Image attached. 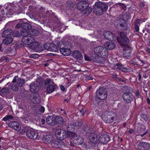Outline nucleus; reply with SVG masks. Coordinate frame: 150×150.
<instances>
[{
	"label": "nucleus",
	"instance_id": "nucleus-1",
	"mask_svg": "<svg viewBox=\"0 0 150 150\" xmlns=\"http://www.w3.org/2000/svg\"><path fill=\"white\" fill-rule=\"evenodd\" d=\"M130 18V16L129 13L125 12L120 15L118 20L117 25H119V27L122 30H126L128 28L127 21Z\"/></svg>",
	"mask_w": 150,
	"mask_h": 150
},
{
	"label": "nucleus",
	"instance_id": "nucleus-2",
	"mask_svg": "<svg viewBox=\"0 0 150 150\" xmlns=\"http://www.w3.org/2000/svg\"><path fill=\"white\" fill-rule=\"evenodd\" d=\"M108 6L106 3L97 2L93 6V12L97 15H101L103 11H106Z\"/></svg>",
	"mask_w": 150,
	"mask_h": 150
},
{
	"label": "nucleus",
	"instance_id": "nucleus-3",
	"mask_svg": "<svg viewBox=\"0 0 150 150\" xmlns=\"http://www.w3.org/2000/svg\"><path fill=\"white\" fill-rule=\"evenodd\" d=\"M101 118L104 122L107 123H111L116 119L114 113L110 111L103 112L101 115Z\"/></svg>",
	"mask_w": 150,
	"mask_h": 150
},
{
	"label": "nucleus",
	"instance_id": "nucleus-4",
	"mask_svg": "<svg viewBox=\"0 0 150 150\" xmlns=\"http://www.w3.org/2000/svg\"><path fill=\"white\" fill-rule=\"evenodd\" d=\"M77 9L81 11H85V13L87 15L89 14L92 11V8L89 6V3H84L82 2H78L76 5Z\"/></svg>",
	"mask_w": 150,
	"mask_h": 150
},
{
	"label": "nucleus",
	"instance_id": "nucleus-5",
	"mask_svg": "<svg viewBox=\"0 0 150 150\" xmlns=\"http://www.w3.org/2000/svg\"><path fill=\"white\" fill-rule=\"evenodd\" d=\"M94 52L96 54L99 56L100 59L98 61L96 60L98 62H100L102 61H100V59L102 58L101 57L105 56L108 54V51L107 50L103 47L101 46H98L95 47L94 50Z\"/></svg>",
	"mask_w": 150,
	"mask_h": 150
},
{
	"label": "nucleus",
	"instance_id": "nucleus-6",
	"mask_svg": "<svg viewBox=\"0 0 150 150\" xmlns=\"http://www.w3.org/2000/svg\"><path fill=\"white\" fill-rule=\"evenodd\" d=\"M52 145L54 147L66 149V146L67 147V144H65L62 141V140L58 139H54L52 141Z\"/></svg>",
	"mask_w": 150,
	"mask_h": 150
},
{
	"label": "nucleus",
	"instance_id": "nucleus-7",
	"mask_svg": "<svg viewBox=\"0 0 150 150\" xmlns=\"http://www.w3.org/2000/svg\"><path fill=\"white\" fill-rule=\"evenodd\" d=\"M97 98L100 100H104L107 97L106 90L104 88H101L97 91L96 92Z\"/></svg>",
	"mask_w": 150,
	"mask_h": 150
},
{
	"label": "nucleus",
	"instance_id": "nucleus-8",
	"mask_svg": "<svg viewBox=\"0 0 150 150\" xmlns=\"http://www.w3.org/2000/svg\"><path fill=\"white\" fill-rule=\"evenodd\" d=\"M120 38H117V40L121 45H123L129 42V39L124 32H121L120 33Z\"/></svg>",
	"mask_w": 150,
	"mask_h": 150
},
{
	"label": "nucleus",
	"instance_id": "nucleus-9",
	"mask_svg": "<svg viewBox=\"0 0 150 150\" xmlns=\"http://www.w3.org/2000/svg\"><path fill=\"white\" fill-rule=\"evenodd\" d=\"M29 47L37 52H40L43 50L42 47H40V44L37 41H33L29 45Z\"/></svg>",
	"mask_w": 150,
	"mask_h": 150
},
{
	"label": "nucleus",
	"instance_id": "nucleus-10",
	"mask_svg": "<svg viewBox=\"0 0 150 150\" xmlns=\"http://www.w3.org/2000/svg\"><path fill=\"white\" fill-rule=\"evenodd\" d=\"M30 99L34 104L39 103L40 102L41 98L38 93H33L30 95Z\"/></svg>",
	"mask_w": 150,
	"mask_h": 150
},
{
	"label": "nucleus",
	"instance_id": "nucleus-11",
	"mask_svg": "<svg viewBox=\"0 0 150 150\" xmlns=\"http://www.w3.org/2000/svg\"><path fill=\"white\" fill-rule=\"evenodd\" d=\"M55 135L57 139L62 140L66 137V132L63 129L57 130Z\"/></svg>",
	"mask_w": 150,
	"mask_h": 150
},
{
	"label": "nucleus",
	"instance_id": "nucleus-12",
	"mask_svg": "<svg viewBox=\"0 0 150 150\" xmlns=\"http://www.w3.org/2000/svg\"><path fill=\"white\" fill-rule=\"evenodd\" d=\"M55 124L59 126H62L65 124L66 121L61 116L57 115L54 117Z\"/></svg>",
	"mask_w": 150,
	"mask_h": 150
},
{
	"label": "nucleus",
	"instance_id": "nucleus-13",
	"mask_svg": "<svg viewBox=\"0 0 150 150\" xmlns=\"http://www.w3.org/2000/svg\"><path fill=\"white\" fill-rule=\"evenodd\" d=\"M132 48L130 46L126 45L124 47L123 51V56L125 57H129L131 54Z\"/></svg>",
	"mask_w": 150,
	"mask_h": 150
},
{
	"label": "nucleus",
	"instance_id": "nucleus-14",
	"mask_svg": "<svg viewBox=\"0 0 150 150\" xmlns=\"http://www.w3.org/2000/svg\"><path fill=\"white\" fill-rule=\"evenodd\" d=\"M60 45V42L58 40H57L54 43L50 44V50L54 52L57 51L59 48Z\"/></svg>",
	"mask_w": 150,
	"mask_h": 150
},
{
	"label": "nucleus",
	"instance_id": "nucleus-15",
	"mask_svg": "<svg viewBox=\"0 0 150 150\" xmlns=\"http://www.w3.org/2000/svg\"><path fill=\"white\" fill-rule=\"evenodd\" d=\"M122 98L123 100L127 103H129L133 100L134 96L131 93L128 94L124 93L122 95Z\"/></svg>",
	"mask_w": 150,
	"mask_h": 150
},
{
	"label": "nucleus",
	"instance_id": "nucleus-16",
	"mask_svg": "<svg viewBox=\"0 0 150 150\" xmlns=\"http://www.w3.org/2000/svg\"><path fill=\"white\" fill-rule=\"evenodd\" d=\"M26 135L27 137L32 139H36L38 138V133L33 131L29 130H28L26 132Z\"/></svg>",
	"mask_w": 150,
	"mask_h": 150
},
{
	"label": "nucleus",
	"instance_id": "nucleus-17",
	"mask_svg": "<svg viewBox=\"0 0 150 150\" xmlns=\"http://www.w3.org/2000/svg\"><path fill=\"white\" fill-rule=\"evenodd\" d=\"M146 127L144 125L138 126L137 128L136 133L138 135L143 137L146 134L147 132H145Z\"/></svg>",
	"mask_w": 150,
	"mask_h": 150
},
{
	"label": "nucleus",
	"instance_id": "nucleus-18",
	"mask_svg": "<svg viewBox=\"0 0 150 150\" xmlns=\"http://www.w3.org/2000/svg\"><path fill=\"white\" fill-rule=\"evenodd\" d=\"M138 147L140 150H148L149 148V144L146 142H140Z\"/></svg>",
	"mask_w": 150,
	"mask_h": 150
},
{
	"label": "nucleus",
	"instance_id": "nucleus-19",
	"mask_svg": "<svg viewBox=\"0 0 150 150\" xmlns=\"http://www.w3.org/2000/svg\"><path fill=\"white\" fill-rule=\"evenodd\" d=\"M104 38L108 40H112V39L115 38V35L109 31H105L103 33Z\"/></svg>",
	"mask_w": 150,
	"mask_h": 150
},
{
	"label": "nucleus",
	"instance_id": "nucleus-20",
	"mask_svg": "<svg viewBox=\"0 0 150 150\" xmlns=\"http://www.w3.org/2000/svg\"><path fill=\"white\" fill-rule=\"evenodd\" d=\"M99 140L101 143L106 144L110 141V137L108 135L104 134L99 137Z\"/></svg>",
	"mask_w": 150,
	"mask_h": 150
},
{
	"label": "nucleus",
	"instance_id": "nucleus-21",
	"mask_svg": "<svg viewBox=\"0 0 150 150\" xmlns=\"http://www.w3.org/2000/svg\"><path fill=\"white\" fill-rule=\"evenodd\" d=\"M33 38L30 36L26 37L25 38H23L22 39V42L24 44L28 45L32 43L33 42Z\"/></svg>",
	"mask_w": 150,
	"mask_h": 150
},
{
	"label": "nucleus",
	"instance_id": "nucleus-22",
	"mask_svg": "<svg viewBox=\"0 0 150 150\" xmlns=\"http://www.w3.org/2000/svg\"><path fill=\"white\" fill-rule=\"evenodd\" d=\"M97 135L94 133H90L88 137L89 140L93 143H97Z\"/></svg>",
	"mask_w": 150,
	"mask_h": 150
},
{
	"label": "nucleus",
	"instance_id": "nucleus-23",
	"mask_svg": "<svg viewBox=\"0 0 150 150\" xmlns=\"http://www.w3.org/2000/svg\"><path fill=\"white\" fill-rule=\"evenodd\" d=\"M72 56L77 60H81L83 58L82 54L79 51H75L73 52Z\"/></svg>",
	"mask_w": 150,
	"mask_h": 150
},
{
	"label": "nucleus",
	"instance_id": "nucleus-24",
	"mask_svg": "<svg viewBox=\"0 0 150 150\" xmlns=\"http://www.w3.org/2000/svg\"><path fill=\"white\" fill-rule=\"evenodd\" d=\"M54 119V117H53L52 116L49 115L46 118V123L49 125H54L55 124Z\"/></svg>",
	"mask_w": 150,
	"mask_h": 150
},
{
	"label": "nucleus",
	"instance_id": "nucleus-25",
	"mask_svg": "<svg viewBox=\"0 0 150 150\" xmlns=\"http://www.w3.org/2000/svg\"><path fill=\"white\" fill-rule=\"evenodd\" d=\"M29 87L30 91L35 93L38 88V84L37 83V82L35 81L31 83Z\"/></svg>",
	"mask_w": 150,
	"mask_h": 150
},
{
	"label": "nucleus",
	"instance_id": "nucleus-26",
	"mask_svg": "<svg viewBox=\"0 0 150 150\" xmlns=\"http://www.w3.org/2000/svg\"><path fill=\"white\" fill-rule=\"evenodd\" d=\"M104 46L105 48L109 50H112L114 49L115 47V43L111 42H108L105 43Z\"/></svg>",
	"mask_w": 150,
	"mask_h": 150
},
{
	"label": "nucleus",
	"instance_id": "nucleus-27",
	"mask_svg": "<svg viewBox=\"0 0 150 150\" xmlns=\"http://www.w3.org/2000/svg\"><path fill=\"white\" fill-rule=\"evenodd\" d=\"M8 125L9 127L13 128L15 130H19L20 129L19 124L16 121H12L9 123Z\"/></svg>",
	"mask_w": 150,
	"mask_h": 150
},
{
	"label": "nucleus",
	"instance_id": "nucleus-28",
	"mask_svg": "<svg viewBox=\"0 0 150 150\" xmlns=\"http://www.w3.org/2000/svg\"><path fill=\"white\" fill-rule=\"evenodd\" d=\"M59 50L61 53L64 56H68L71 53V51L69 48H60L59 49Z\"/></svg>",
	"mask_w": 150,
	"mask_h": 150
},
{
	"label": "nucleus",
	"instance_id": "nucleus-29",
	"mask_svg": "<svg viewBox=\"0 0 150 150\" xmlns=\"http://www.w3.org/2000/svg\"><path fill=\"white\" fill-rule=\"evenodd\" d=\"M12 30L10 28H8L4 30L2 33V37L3 38L11 36Z\"/></svg>",
	"mask_w": 150,
	"mask_h": 150
},
{
	"label": "nucleus",
	"instance_id": "nucleus-30",
	"mask_svg": "<svg viewBox=\"0 0 150 150\" xmlns=\"http://www.w3.org/2000/svg\"><path fill=\"white\" fill-rule=\"evenodd\" d=\"M73 141L76 144H81L83 142V139L82 137L80 136H77L74 137Z\"/></svg>",
	"mask_w": 150,
	"mask_h": 150
},
{
	"label": "nucleus",
	"instance_id": "nucleus-31",
	"mask_svg": "<svg viewBox=\"0 0 150 150\" xmlns=\"http://www.w3.org/2000/svg\"><path fill=\"white\" fill-rule=\"evenodd\" d=\"M42 140L46 143H50L53 141L52 137L51 135L45 136L42 138Z\"/></svg>",
	"mask_w": 150,
	"mask_h": 150
},
{
	"label": "nucleus",
	"instance_id": "nucleus-32",
	"mask_svg": "<svg viewBox=\"0 0 150 150\" xmlns=\"http://www.w3.org/2000/svg\"><path fill=\"white\" fill-rule=\"evenodd\" d=\"M54 84H49L47 85L46 91L48 93H51L54 91L55 88Z\"/></svg>",
	"mask_w": 150,
	"mask_h": 150
},
{
	"label": "nucleus",
	"instance_id": "nucleus-33",
	"mask_svg": "<svg viewBox=\"0 0 150 150\" xmlns=\"http://www.w3.org/2000/svg\"><path fill=\"white\" fill-rule=\"evenodd\" d=\"M5 38L3 40V43L4 45H8L12 43L13 39L11 36L5 37Z\"/></svg>",
	"mask_w": 150,
	"mask_h": 150
},
{
	"label": "nucleus",
	"instance_id": "nucleus-34",
	"mask_svg": "<svg viewBox=\"0 0 150 150\" xmlns=\"http://www.w3.org/2000/svg\"><path fill=\"white\" fill-rule=\"evenodd\" d=\"M83 129L84 131L87 133H91L93 130V128L91 126L87 125H84Z\"/></svg>",
	"mask_w": 150,
	"mask_h": 150
},
{
	"label": "nucleus",
	"instance_id": "nucleus-35",
	"mask_svg": "<svg viewBox=\"0 0 150 150\" xmlns=\"http://www.w3.org/2000/svg\"><path fill=\"white\" fill-rule=\"evenodd\" d=\"M21 26L23 28V30L29 31L31 29L32 26L31 25L28 23H22Z\"/></svg>",
	"mask_w": 150,
	"mask_h": 150
},
{
	"label": "nucleus",
	"instance_id": "nucleus-36",
	"mask_svg": "<svg viewBox=\"0 0 150 150\" xmlns=\"http://www.w3.org/2000/svg\"><path fill=\"white\" fill-rule=\"evenodd\" d=\"M76 135V133L75 132H73L70 131H67V132H66V137H69L70 138L74 137V139Z\"/></svg>",
	"mask_w": 150,
	"mask_h": 150
},
{
	"label": "nucleus",
	"instance_id": "nucleus-37",
	"mask_svg": "<svg viewBox=\"0 0 150 150\" xmlns=\"http://www.w3.org/2000/svg\"><path fill=\"white\" fill-rule=\"evenodd\" d=\"M25 82V80L21 78H18L17 80V84L18 85L19 87H21L23 85H24Z\"/></svg>",
	"mask_w": 150,
	"mask_h": 150
},
{
	"label": "nucleus",
	"instance_id": "nucleus-38",
	"mask_svg": "<svg viewBox=\"0 0 150 150\" xmlns=\"http://www.w3.org/2000/svg\"><path fill=\"white\" fill-rule=\"evenodd\" d=\"M31 18L34 20L35 21L40 22V19L41 18L40 15L38 14H34L32 15Z\"/></svg>",
	"mask_w": 150,
	"mask_h": 150
},
{
	"label": "nucleus",
	"instance_id": "nucleus-39",
	"mask_svg": "<svg viewBox=\"0 0 150 150\" xmlns=\"http://www.w3.org/2000/svg\"><path fill=\"white\" fill-rule=\"evenodd\" d=\"M29 33L30 34L33 36H36L39 33V31L37 29H33L29 30Z\"/></svg>",
	"mask_w": 150,
	"mask_h": 150
},
{
	"label": "nucleus",
	"instance_id": "nucleus-40",
	"mask_svg": "<svg viewBox=\"0 0 150 150\" xmlns=\"http://www.w3.org/2000/svg\"><path fill=\"white\" fill-rule=\"evenodd\" d=\"M9 92V89L7 87L2 88L0 91L1 94H7Z\"/></svg>",
	"mask_w": 150,
	"mask_h": 150
},
{
	"label": "nucleus",
	"instance_id": "nucleus-41",
	"mask_svg": "<svg viewBox=\"0 0 150 150\" xmlns=\"http://www.w3.org/2000/svg\"><path fill=\"white\" fill-rule=\"evenodd\" d=\"M29 32V31L23 30L20 32V34L23 38H25L28 35Z\"/></svg>",
	"mask_w": 150,
	"mask_h": 150
},
{
	"label": "nucleus",
	"instance_id": "nucleus-42",
	"mask_svg": "<svg viewBox=\"0 0 150 150\" xmlns=\"http://www.w3.org/2000/svg\"><path fill=\"white\" fill-rule=\"evenodd\" d=\"M22 96L23 97H24V99L25 100H29L30 99V97H29V94L28 93L25 91L22 94Z\"/></svg>",
	"mask_w": 150,
	"mask_h": 150
},
{
	"label": "nucleus",
	"instance_id": "nucleus-43",
	"mask_svg": "<svg viewBox=\"0 0 150 150\" xmlns=\"http://www.w3.org/2000/svg\"><path fill=\"white\" fill-rule=\"evenodd\" d=\"M124 93H126L128 94L131 93V88L129 87L125 86L123 88Z\"/></svg>",
	"mask_w": 150,
	"mask_h": 150
},
{
	"label": "nucleus",
	"instance_id": "nucleus-44",
	"mask_svg": "<svg viewBox=\"0 0 150 150\" xmlns=\"http://www.w3.org/2000/svg\"><path fill=\"white\" fill-rule=\"evenodd\" d=\"M74 123L71 124H69L66 126V128L67 129L70 130H73L74 129V128H75V125Z\"/></svg>",
	"mask_w": 150,
	"mask_h": 150
},
{
	"label": "nucleus",
	"instance_id": "nucleus-45",
	"mask_svg": "<svg viewBox=\"0 0 150 150\" xmlns=\"http://www.w3.org/2000/svg\"><path fill=\"white\" fill-rule=\"evenodd\" d=\"M11 89L14 91H18V88L16 84H10Z\"/></svg>",
	"mask_w": 150,
	"mask_h": 150
},
{
	"label": "nucleus",
	"instance_id": "nucleus-46",
	"mask_svg": "<svg viewBox=\"0 0 150 150\" xmlns=\"http://www.w3.org/2000/svg\"><path fill=\"white\" fill-rule=\"evenodd\" d=\"M75 127H80L82 126L83 124V122L81 121H76L74 123Z\"/></svg>",
	"mask_w": 150,
	"mask_h": 150
},
{
	"label": "nucleus",
	"instance_id": "nucleus-47",
	"mask_svg": "<svg viewBox=\"0 0 150 150\" xmlns=\"http://www.w3.org/2000/svg\"><path fill=\"white\" fill-rule=\"evenodd\" d=\"M69 142H66L65 144H67V147L68 148H67V146H66V149H72V147L74 146L73 144L72 143V142L71 141L69 140Z\"/></svg>",
	"mask_w": 150,
	"mask_h": 150
},
{
	"label": "nucleus",
	"instance_id": "nucleus-48",
	"mask_svg": "<svg viewBox=\"0 0 150 150\" xmlns=\"http://www.w3.org/2000/svg\"><path fill=\"white\" fill-rule=\"evenodd\" d=\"M12 35L15 37H19L21 35L19 32L17 30H12Z\"/></svg>",
	"mask_w": 150,
	"mask_h": 150
},
{
	"label": "nucleus",
	"instance_id": "nucleus-49",
	"mask_svg": "<svg viewBox=\"0 0 150 150\" xmlns=\"http://www.w3.org/2000/svg\"><path fill=\"white\" fill-rule=\"evenodd\" d=\"M87 112V110L86 108H82L80 110V113H81V115L83 116L84 114Z\"/></svg>",
	"mask_w": 150,
	"mask_h": 150
},
{
	"label": "nucleus",
	"instance_id": "nucleus-50",
	"mask_svg": "<svg viewBox=\"0 0 150 150\" xmlns=\"http://www.w3.org/2000/svg\"><path fill=\"white\" fill-rule=\"evenodd\" d=\"M13 118V117L11 115H7L3 119V120L4 121H6L7 120H9L11 119H12Z\"/></svg>",
	"mask_w": 150,
	"mask_h": 150
},
{
	"label": "nucleus",
	"instance_id": "nucleus-51",
	"mask_svg": "<svg viewBox=\"0 0 150 150\" xmlns=\"http://www.w3.org/2000/svg\"><path fill=\"white\" fill-rule=\"evenodd\" d=\"M45 85H46L49 84H54L53 81L51 80L50 79H47L44 81Z\"/></svg>",
	"mask_w": 150,
	"mask_h": 150
},
{
	"label": "nucleus",
	"instance_id": "nucleus-52",
	"mask_svg": "<svg viewBox=\"0 0 150 150\" xmlns=\"http://www.w3.org/2000/svg\"><path fill=\"white\" fill-rule=\"evenodd\" d=\"M118 4L120 6V8L122 9L124 11L126 10V6L124 4L121 3H118Z\"/></svg>",
	"mask_w": 150,
	"mask_h": 150
},
{
	"label": "nucleus",
	"instance_id": "nucleus-53",
	"mask_svg": "<svg viewBox=\"0 0 150 150\" xmlns=\"http://www.w3.org/2000/svg\"><path fill=\"white\" fill-rule=\"evenodd\" d=\"M35 82H37V83L38 84V86H42L45 83L44 81L42 80L38 79Z\"/></svg>",
	"mask_w": 150,
	"mask_h": 150
},
{
	"label": "nucleus",
	"instance_id": "nucleus-54",
	"mask_svg": "<svg viewBox=\"0 0 150 150\" xmlns=\"http://www.w3.org/2000/svg\"><path fill=\"white\" fill-rule=\"evenodd\" d=\"M140 62L141 63L140 64H138L137 62H133V64L137 65H139L142 67L144 66V65L145 64V62L142 60H141Z\"/></svg>",
	"mask_w": 150,
	"mask_h": 150
},
{
	"label": "nucleus",
	"instance_id": "nucleus-55",
	"mask_svg": "<svg viewBox=\"0 0 150 150\" xmlns=\"http://www.w3.org/2000/svg\"><path fill=\"white\" fill-rule=\"evenodd\" d=\"M50 45L49 43H45L43 45L44 48L47 50H50Z\"/></svg>",
	"mask_w": 150,
	"mask_h": 150
},
{
	"label": "nucleus",
	"instance_id": "nucleus-56",
	"mask_svg": "<svg viewBox=\"0 0 150 150\" xmlns=\"http://www.w3.org/2000/svg\"><path fill=\"white\" fill-rule=\"evenodd\" d=\"M141 117L145 121H147V120L149 118V117H148V116L145 114H141Z\"/></svg>",
	"mask_w": 150,
	"mask_h": 150
},
{
	"label": "nucleus",
	"instance_id": "nucleus-57",
	"mask_svg": "<svg viewBox=\"0 0 150 150\" xmlns=\"http://www.w3.org/2000/svg\"><path fill=\"white\" fill-rule=\"evenodd\" d=\"M39 56L38 54H31L30 57L33 58H37L39 57Z\"/></svg>",
	"mask_w": 150,
	"mask_h": 150
},
{
	"label": "nucleus",
	"instance_id": "nucleus-58",
	"mask_svg": "<svg viewBox=\"0 0 150 150\" xmlns=\"http://www.w3.org/2000/svg\"><path fill=\"white\" fill-rule=\"evenodd\" d=\"M45 110L44 107L42 106H40L39 109V111L41 113L44 112L45 111Z\"/></svg>",
	"mask_w": 150,
	"mask_h": 150
},
{
	"label": "nucleus",
	"instance_id": "nucleus-59",
	"mask_svg": "<svg viewBox=\"0 0 150 150\" xmlns=\"http://www.w3.org/2000/svg\"><path fill=\"white\" fill-rule=\"evenodd\" d=\"M4 44H2L0 45V51L2 52H3L4 50Z\"/></svg>",
	"mask_w": 150,
	"mask_h": 150
},
{
	"label": "nucleus",
	"instance_id": "nucleus-60",
	"mask_svg": "<svg viewBox=\"0 0 150 150\" xmlns=\"http://www.w3.org/2000/svg\"><path fill=\"white\" fill-rule=\"evenodd\" d=\"M140 23V21L139 19H136L135 23L134 25H139Z\"/></svg>",
	"mask_w": 150,
	"mask_h": 150
},
{
	"label": "nucleus",
	"instance_id": "nucleus-61",
	"mask_svg": "<svg viewBox=\"0 0 150 150\" xmlns=\"http://www.w3.org/2000/svg\"><path fill=\"white\" fill-rule=\"evenodd\" d=\"M135 31L137 32H138L139 31V25H135L134 27Z\"/></svg>",
	"mask_w": 150,
	"mask_h": 150
},
{
	"label": "nucleus",
	"instance_id": "nucleus-62",
	"mask_svg": "<svg viewBox=\"0 0 150 150\" xmlns=\"http://www.w3.org/2000/svg\"><path fill=\"white\" fill-rule=\"evenodd\" d=\"M117 69H118L119 70H121L122 71H124V69H124L122 67V66H120L119 67H117L116 68Z\"/></svg>",
	"mask_w": 150,
	"mask_h": 150
},
{
	"label": "nucleus",
	"instance_id": "nucleus-63",
	"mask_svg": "<svg viewBox=\"0 0 150 150\" xmlns=\"http://www.w3.org/2000/svg\"><path fill=\"white\" fill-rule=\"evenodd\" d=\"M116 80L120 81L122 82H125V80H123L122 78H117V79H116Z\"/></svg>",
	"mask_w": 150,
	"mask_h": 150
},
{
	"label": "nucleus",
	"instance_id": "nucleus-64",
	"mask_svg": "<svg viewBox=\"0 0 150 150\" xmlns=\"http://www.w3.org/2000/svg\"><path fill=\"white\" fill-rule=\"evenodd\" d=\"M18 76H15L14 77L13 81H12V82H13V84H15V83H16V82L17 83V78H18Z\"/></svg>",
	"mask_w": 150,
	"mask_h": 150
}]
</instances>
